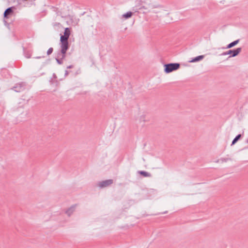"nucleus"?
I'll return each mask as SVG.
<instances>
[{
    "instance_id": "nucleus-1",
    "label": "nucleus",
    "mask_w": 248,
    "mask_h": 248,
    "mask_svg": "<svg viewBox=\"0 0 248 248\" xmlns=\"http://www.w3.org/2000/svg\"><path fill=\"white\" fill-rule=\"evenodd\" d=\"M68 38L67 37L65 36L64 35L61 36L60 38V46L61 50L58 53L56 60L58 63L62 64L63 62V60L66 56V52L69 48V46L68 42Z\"/></svg>"
},
{
    "instance_id": "nucleus-2",
    "label": "nucleus",
    "mask_w": 248,
    "mask_h": 248,
    "mask_svg": "<svg viewBox=\"0 0 248 248\" xmlns=\"http://www.w3.org/2000/svg\"><path fill=\"white\" fill-rule=\"evenodd\" d=\"M165 72L167 73H169L179 69L180 64L178 63L166 64L165 65Z\"/></svg>"
},
{
    "instance_id": "nucleus-3",
    "label": "nucleus",
    "mask_w": 248,
    "mask_h": 248,
    "mask_svg": "<svg viewBox=\"0 0 248 248\" xmlns=\"http://www.w3.org/2000/svg\"><path fill=\"white\" fill-rule=\"evenodd\" d=\"M113 181L112 179L107 180L99 182L98 184V186L99 187L103 188V187H107V186H110V185H111L113 183Z\"/></svg>"
},
{
    "instance_id": "nucleus-4",
    "label": "nucleus",
    "mask_w": 248,
    "mask_h": 248,
    "mask_svg": "<svg viewBox=\"0 0 248 248\" xmlns=\"http://www.w3.org/2000/svg\"><path fill=\"white\" fill-rule=\"evenodd\" d=\"M241 51V48H237L235 50H229L227 51L225 54H230L232 56L234 57L237 55Z\"/></svg>"
},
{
    "instance_id": "nucleus-5",
    "label": "nucleus",
    "mask_w": 248,
    "mask_h": 248,
    "mask_svg": "<svg viewBox=\"0 0 248 248\" xmlns=\"http://www.w3.org/2000/svg\"><path fill=\"white\" fill-rule=\"evenodd\" d=\"M13 12V11L12 8H9L7 9L4 13V17H8V16L12 14Z\"/></svg>"
},
{
    "instance_id": "nucleus-6",
    "label": "nucleus",
    "mask_w": 248,
    "mask_h": 248,
    "mask_svg": "<svg viewBox=\"0 0 248 248\" xmlns=\"http://www.w3.org/2000/svg\"><path fill=\"white\" fill-rule=\"evenodd\" d=\"M71 33V29L69 28H66L65 29L64 32V35L65 36L67 37L68 38L69 37Z\"/></svg>"
},
{
    "instance_id": "nucleus-7",
    "label": "nucleus",
    "mask_w": 248,
    "mask_h": 248,
    "mask_svg": "<svg viewBox=\"0 0 248 248\" xmlns=\"http://www.w3.org/2000/svg\"><path fill=\"white\" fill-rule=\"evenodd\" d=\"M238 42H239L238 40L233 41V42L230 43V44H229L228 45L227 48H231V47H233V46H234L236 44H237Z\"/></svg>"
},
{
    "instance_id": "nucleus-8",
    "label": "nucleus",
    "mask_w": 248,
    "mask_h": 248,
    "mask_svg": "<svg viewBox=\"0 0 248 248\" xmlns=\"http://www.w3.org/2000/svg\"><path fill=\"white\" fill-rule=\"evenodd\" d=\"M241 137V134H239L238 135H237L233 140V141L232 142V144H235L240 139Z\"/></svg>"
},
{
    "instance_id": "nucleus-9",
    "label": "nucleus",
    "mask_w": 248,
    "mask_h": 248,
    "mask_svg": "<svg viewBox=\"0 0 248 248\" xmlns=\"http://www.w3.org/2000/svg\"><path fill=\"white\" fill-rule=\"evenodd\" d=\"M132 15V13L131 12H127V13L124 14L123 15V17H124L125 18H128L130 17Z\"/></svg>"
},
{
    "instance_id": "nucleus-10",
    "label": "nucleus",
    "mask_w": 248,
    "mask_h": 248,
    "mask_svg": "<svg viewBox=\"0 0 248 248\" xmlns=\"http://www.w3.org/2000/svg\"><path fill=\"white\" fill-rule=\"evenodd\" d=\"M203 58V56H198L197 57H196L195 59H194L192 62H197V61H200Z\"/></svg>"
},
{
    "instance_id": "nucleus-11",
    "label": "nucleus",
    "mask_w": 248,
    "mask_h": 248,
    "mask_svg": "<svg viewBox=\"0 0 248 248\" xmlns=\"http://www.w3.org/2000/svg\"><path fill=\"white\" fill-rule=\"evenodd\" d=\"M74 207H71L66 211V213L69 216L74 212Z\"/></svg>"
},
{
    "instance_id": "nucleus-12",
    "label": "nucleus",
    "mask_w": 248,
    "mask_h": 248,
    "mask_svg": "<svg viewBox=\"0 0 248 248\" xmlns=\"http://www.w3.org/2000/svg\"><path fill=\"white\" fill-rule=\"evenodd\" d=\"M140 174H141L142 175H143V176H145V177H147V176H149V173L148 172H145V171H140Z\"/></svg>"
},
{
    "instance_id": "nucleus-13",
    "label": "nucleus",
    "mask_w": 248,
    "mask_h": 248,
    "mask_svg": "<svg viewBox=\"0 0 248 248\" xmlns=\"http://www.w3.org/2000/svg\"><path fill=\"white\" fill-rule=\"evenodd\" d=\"M53 48H52V47L49 48L47 52V55H50V54H51L53 52Z\"/></svg>"
},
{
    "instance_id": "nucleus-14",
    "label": "nucleus",
    "mask_w": 248,
    "mask_h": 248,
    "mask_svg": "<svg viewBox=\"0 0 248 248\" xmlns=\"http://www.w3.org/2000/svg\"><path fill=\"white\" fill-rule=\"evenodd\" d=\"M72 67H73V66H69V67H68V68H71Z\"/></svg>"
}]
</instances>
